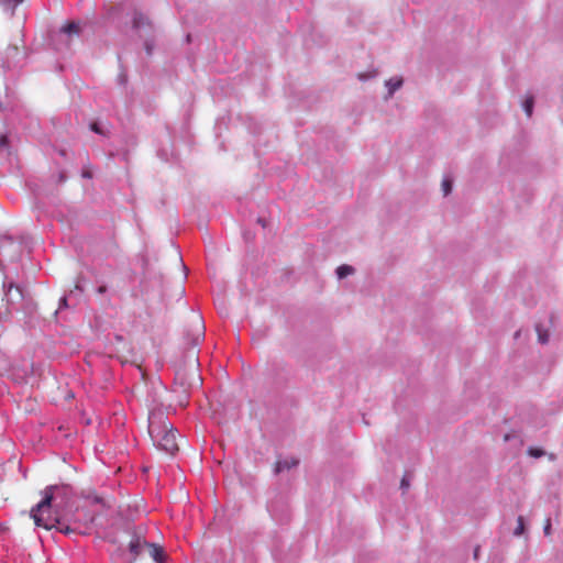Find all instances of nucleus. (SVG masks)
Segmentation results:
<instances>
[{"label":"nucleus","instance_id":"obj_20","mask_svg":"<svg viewBox=\"0 0 563 563\" xmlns=\"http://www.w3.org/2000/svg\"><path fill=\"white\" fill-rule=\"evenodd\" d=\"M528 452L533 457H541L544 454V452L541 449L537 448H530Z\"/></svg>","mask_w":563,"mask_h":563},{"label":"nucleus","instance_id":"obj_7","mask_svg":"<svg viewBox=\"0 0 563 563\" xmlns=\"http://www.w3.org/2000/svg\"><path fill=\"white\" fill-rule=\"evenodd\" d=\"M146 542L145 540L141 539L140 537H135L133 540H131L129 544V549L131 553L134 555H139L146 545L144 544Z\"/></svg>","mask_w":563,"mask_h":563},{"label":"nucleus","instance_id":"obj_14","mask_svg":"<svg viewBox=\"0 0 563 563\" xmlns=\"http://www.w3.org/2000/svg\"><path fill=\"white\" fill-rule=\"evenodd\" d=\"M533 103H534V100H533V97H529L525 100L523 102V109L527 113L528 117H531L532 115V111H533Z\"/></svg>","mask_w":563,"mask_h":563},{"label":"nucleus","instance_id":"obj_15","mask_svg":"<svg viewBox=\"0 0 563 563\" xmlns=\"http://www.w3.org/2000/svg\"><path fill=\"white\" fill-rule=\"evenodd\" d=\"M525 532V520L522 516L517 519V527L514 531L515 536H521Z\"/></svg>","mask_w":563,"mask_h":563},{"label":"nucleus","instance_id":"obj_13","mask_svg":"<svg viewBox=\"0 0 563 563\" xmlns=\"http://www.w3.org/2000/svg\"><path fill=\"white\" fill-rule=\"evenodd\" d=\"M55 528L59 532L65 533V534L73 533L77 530L76 528H71L70 526L66 525L63 520H60V525H57Z\"/></svg>","mask_w":563,"mask_h":563},{"label":"nucleus","instance_id":"obj_26","mask_svg":"<svg viewBox=\"0 0 563 563\" xmlns=\"http://www.w3.org/2000/svg\"><path fill=\"white\" fill-rule=\"evenodd\" d=\"M478 552H479V548L477 547L475 550H474V558L477 559L478 556Z\"/></svg>","mask_w":563,"mask_h":563},{"label":"nucleus","instance_id":"obj_16","mask_svg":"<svg viewBox=\"0 0 563 563\" xmlns=\"http://www.w3.org/2000/svg\"><path fill=\"white\" fill-rule=\"evenodd\" d=\"M0 151L9 152V139L5 134L0 135Z\"/></svg>","mask_w":563,"mask_h":563},{"label":"nucleus","instance_id":"obj_3","mask_svg":"<svg viewBox=\"0 0 563 563\" xmlns=\"http://www.w3.org/2000/svg\"><path fill=\"white\" fill-rule=\"evenodd\" d=\"M82 497L90 504V505H99L101 508H109L110 505L103 496L99 495L93 489H87L82 492Z\"/></svg>","mask_w":563,"mask_h":563},{"label":"nucleus","instance_id":"obj_17","mask_svg":"<svg viewBox=\"0 0 563 563\" xmlns=\"http://www.w3.org/2000/svg\"><path fill=\"white\" fill-rule=\"evenodd\" d=\"M22 2L23 0H0L1 4L10 7L12 10H14Z\"/></svg>","mask_w":563,"mask_h":563},{"label":"nucleus","instance_id":"obj_25","mask_svg":"<svg viewBox=\"0 0 563 563\" xmlns=\"http://www.w3.org/2000/svg\"><path fill=\"white\" fill-rule=\"evenodd\" d=\"M106 291H107V287H106V286H100V287L98 288V292H99V294H103V292H106Z\"/></svg>","mask_w":563,"mask_h":563},{"label":"nucleus","instance_id":"obj_4","mask_svg":"<svg viewBox=\"0 0 563 563\" xmlns=\"http://www.w3.org/2000/svg\"><path fill=\"white\" fill-rule=\"evenodd\" d=\"M60 32L68 36L69 40L73 37H79L81 32V24L80 22L70 21L67 22L62 29Z\"/></svg>","mask_w":563,"mask_h":563},{"label":"nucleus","instance_id":"obj_24","mask_svg":"<svg viewBox=\"0 0 563 563\" xmlns=\"http://www.w3.org/2000/svg\"><path fill=\"white\" fill-rule=\"evenodd\" d=\"M408 486H409V483L407 482V479L402 478L401 479V487L407 488Z\"/></svg>","mask_w":563,"mask_h":563},{"label":"nucleus","instance_id":"obj_12","mask_svg":"<svg viewBox=\"0 0 563 563\" xmlns=\"http://www.w3.org/2000/svg\"><path fill=\"white\" fill-rule=\"evenodd\" d=\"M133 25L134 27H141L143 25H150V21L146 16H144L143 14L139 13V14H135L134 19H133Z\"/></svg>","mask_w":563,"mask_h":563},{"label":"nucleus","instance_id":"obj_27","mask_svg":"<svg viewBox=\"0 0 563 563\" xmlns=\"http://www.w3.org/2000/svg\"><path fill=\"white\" fill-rule=\"evenodd\" d=\"M146 49H147V53L150 54L151 53V47L148 45H146Z\"/></svg>","mask_w":563,"mask_h":563},{"label":"nucleus","instance_id":"obj_19","mask_svg":"<svg viewBox=\"0 0 563 563\" xmlns=\"http://www.w3.org/2000/svg\"><path fill=\"white\" fill-rule=\"evenodd\" d=\"M376 75H377V71H376V70H374V71L368 73V74H367V73H360V74L357 75V77H358V79H360V80H366V79H368V78H373V77H375Z\"/></svg>","mask_w":563,"mask_h":563},{"label":"nucleus","instance_id":"obj_10","mask_svg":"<svg viewBox=\"0 0 563 563\" xmlns=\"http://www.w3.org/2000/svg\"><path fill=\"white\" fill-rule=\"evenodd\" d=\"M298 464V461L295 460V459H291L290 461L286 460V461H279L277 462L276 464V472H280L282 470H289L291 468L292 466H296Z\"/></svg>","mask_w":563,"mask_h":563},{"label":"nucleus","instance_id":"obj_9","mask_svg":"<svg viewBox=\"0 0 563 563\" xmlns=\"http://www.w3.org/2000/svg\"><path fill=\"white\" fill-rule=\"evenodd\" d=\"M402 85L401 77H394L386 81V86L388 87V93L391 96L397 89H399Z\"/></svg>","mask_w":563,"mask_h":563},{"label":"nucleus","instance_id":"obj_21","mask_svg":"<svg viewBox=\"0 0 563 563\" xmlns=\"http://www.w3.org/2000/svg\"><path fill=\"white\" fill-rule=\"evenodd\" d=\"M537 331H538L539 342L547 343L549 340L548 333L547 332L542 333L541 329L539 327H537Z\"/></svg>","mask_w":563,"mask_h":563},{"label":"nucleus","instance_id":"obj_22","mask_svg":"<svg viewBox=\"0 0 563 563\" xmlns=\"http://www.w3.org/2000/svg\"><path fill=\"white\" fill-rule=\"evenodd\" d=\"M543 530H544L545 536H550V533H551V520L550 519H547Z\"/></svg>","mask_w":563,"mask_h":563},{"label":"nucleus","instance_id":"obj_8","mask_svg":"<svg viewBox=\"0 0 563 563\" xmlns=\"http://www.w3.org/2000/svg\"><path fill=\"white\" fill-rule=\"evenodd\" d=\"M203 336H205V327L200 322L199 318H197L196 328H195V331H194V334H192V343H194V345L199 344L202 341Z\"/></svg>","mask_w":563,"mask_h":563},{"label":"nucleus","instance_id":"obj_23","mask_svg":"<svg viewBox=\"0 0 563 563\" xmlns=\"http://www.w3.org/2000/svg\"><path fill=\"white\" fill-rule=\"evenodd\" d=\"M90 128L93 132L101 133V130L99 129V125L97 123H92Z\"/></svg>","mask_w":563,"mask_h":563},{"label":"nucleus","instance_id":"obj_2","mask_svg":"<svg viewBox=\"0 0 563 563\" xmlns=\"http://www.w3.org/2000/svg\"><path fill=\"white\" fill-rule=\"evenodd\" d=\"M148 433L153 442L169 455H174L179 450L176 430L170 424L164 423L158 426L151 420L148 424Z\"/></svg>","mask_w":563,"mask_h":563},{"label":"nucleus","instance_id":"obj_11","mask_svg":"<svg viewBox=\"0 0 563 563\" xmlns=\"http://www.w3.org/2000/svg\"><path fill=\"white\" fill-rule=\"evenodd\" d=\"M354 273V268L350 265H341L336 269V275L339 278H344Z\"/></svg>","mask_w":563,"mask_h":563},{"label":"nucleus","instance_id":"obj_1","mask_svg":"<svg viewBox=\"0 0 563 563\" xmlns=\"http://www.w3.org/2000/svg\"><path fill=\"white\" fill-rule=\"evenodd\" d=\"M56 488L57 486H47L43 493V499L31 509V518L34 520L35 526L51 530L60 525L59 517L52 511V501Z\"/></svg>","mask_w":563,"mask_h":563},{"label":"nucleus","instance_id":"obj_18","mask_svg":"<svg viewBox=\"0 0 563 563\" xmlns=\"http://www.w3.org/2000/svg\"><path fill=\"white\" fill-rule=\"evenodd\" d=\"M442 190H443V194L444 196L449 195L452 190V183L450 179H443L442 184Z\"/></svg>","mask_w":563,"mask_h":563},{"label":"nucleus","instance_id":"obj_5","mask_svg":"<svg viewBox=\"0 0 563 563\" xmlns=\"http://www.w3.org/2000/svg\"><path fill=\"white\" fill-rule=\"evenodd\" d=\"M146 545V549L148 550L150 555L153 558V560L157 563H163L165 559L164 550L162 547L155 544V543H148L144 542Z\"/></svg>","mask_w":563,"mask_h":563},{"label":"nucleus","instance_id":"obj_6","mask_svg":"<svg viewBox=\"0 0 563 563\" xmlns=\"http://www.w3.org/2000/svg\"><path fill=\"white\" fill-rule=\"evenodd\" d=\"M5 295L8 296V301L21 300L23 297L21 288L13 283L8 285Z\"/></svg>","mask_w":563,"mask_h":563}]
</instances>
